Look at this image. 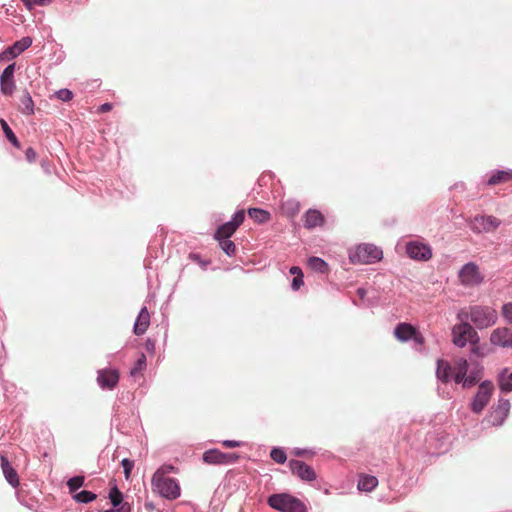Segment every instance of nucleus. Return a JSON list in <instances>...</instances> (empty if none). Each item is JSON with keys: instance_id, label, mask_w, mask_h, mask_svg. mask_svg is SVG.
<instances>
[{"instance_id": "nucleus-1", "label": "nucleus", "mask_w": 512, "mask_h": 512, "mask_svg": "<svg viewBox=\"0 0 512 512\" xmlns=\"http://www.w3.org/2000/svg\"><path fill=\"white\" fill-rule=\"evenodd\" d=\"M483 375L484 366L480 361H472L471 369L465 357L456 359L453 365L445 359H438L436 362V377L444 384L453 381L463 389H471L479 383Z\"/></svg>"}, {"instance_id": "nucleus-2", "label": "nucleus", "mask_w": 512, "mask_h": 512, "mask_svg": "<svg viewBox=\"0 0 512 512\" xmlns=\"http://www.w3.org/2000/svg\"><path fill=\"white\" fill-rule=\"evenodd\" d=\"M456 319L458 323H470V320L474 328L483 330L496 324L498 313L490 306L470 305L459 309Z\"/></svg>"}, {"instance_id": "nucleus-3", "label": "nucleus", "mask_w": 512, "mask_h": 512, "mask_svg": "<svg viewBox=\"0 0 512 512\" xmlns=\"http://www.w3.org/2000/svg\"><path fill=\"white\" fill-rule=\"evenodd\" d=\"M384 257L381 247L372 243H360L348 249V259L353 265H371Z\"/></svg>"}, {"instance_id": "nucleus-4", "label": "nucleus", "mask_w": 512, "mask_h": 512, "mask_svg": "<svg viewBox=\"0 0 512 512\" xmlns=\"http://www.w3.org/2000/svg\"><path fill=\"white\" fill-rule=\"evenodd\" d=\"M267 504L279 512H307V506L296 496L288 493H273L268 496Z\"/></svg>"}, {"instance_id": "nucleus-5", "label": "nucleus", "mask_w": 512, "mask_h": 512, "mask_svg": "<svg viewBox=\"0 0 512 512\" xmlns=\"http://www.w3.org/2000/svg\"><path fill=\"white\" fill-rule=\"evenodd\" d=\"M452 343L458 348H464L469 343L470 347H476L480 342L477 328L471 323H457L451 328Z\"/></svg>"}, {"instance_id": "nucleus-6", "label": "nucleus", "mask_w": 512, "mask_h": 512, "mask_svg": "<svg viewBox=\"0 0 512 512\" xmlns=\"http://www.w3.org/2000/svg\"><path fill=\"white\" fill-rule=\"evenodd\" d=\"M478 390L472 397L469 408L472 413L479 415L483 412V410L486 408L488 403L490 402V399L494 393V384L491 380L485 379L482 381V379L477 383Z\"/></svg>"}, {"instance_id": "nucleus-7", "label": "nucleus", "mask_w": 512, "mask_h": 512, "mask_svg": "<svg viewBox=\"0 0 512 512\" xmlns=\"http://www.w3.org/2000/svg\"><path fill=\"white\" fill-rule=\"evenodd\" d=\"M151 484L153 491L167 500H175L181 495L180 484L176 478H152Z\"/></svg>"}, {"instance_id": "nucleus-8", "label": "nucleus", "mask_w": 512, "mask_h": 512, "mask_svg": "<svg viewBox=\"0 0 512 512\" xmlns=\"http://www.w3.org/2000/svg\"><path fill=\"white\" fill-rule=\"evenodd\" d=\"M511 404L507 398H499L496 405H492L488 411V414L483 420V423H487L490 426L500 427L504 424L506 418L509 415Z\"/></svg>"}, {"instance_id": "nucleus-9", "label": "nucleus", "mask_w": 512, "mask_h": 512, "mask_svg": "<svg viewBox=\"0 0 512 512\" xmlns=\"http://www.w3.org/2000/svg\"><path fill=\"white\" fill-rule=\"evenodd\" d=\"M240 455L236 452H222L217 448L206 450L202 454V461L211 465H230L236 463Z\"/></svg>"}, {"instance_id": "nucleus-10", "label": "nucleus", "mask_w": 512, "mask_h": 512, "mask_svg": "<svg viewBox=\"0 0 512 512\" xmlns=\"http://www.w3.org/2000/svg\"><path fill=\"white\" fill-rule=\"evenodd\" d=\"M120 371L116 367H105L97 370V385L103 391H113L119 384Z\"/></svg>"}, {"instance_id": "nucleus-11", "label": "nucleus", "mask_w": 512, "mask_h": 512, "mask_svg": "<svg viewBox=\"0 0 512 512\" xmlns=\"http://www.w3.org/2000/svg\"><path fill=\"white\" fill-rule=\"evenodd\" d=\"M460 282L467 287L480 285L484 281V276L479 271V266L473 262L465 263L458 272Z\"/></svg>"}, {"instance_id": "nucleus-12", "label": "nucleus", "mask_w": 512, "mask_h": 512, "mask_svg": "<svg viewBox=\"0 0 512 512\" xmlns=\"http://www.w3.org/2000/svg\"><path fill=\"white\" fill-rule=\"evenodd\" d=\"M406 254L412 260L426 262L432 258L433 252L430 244L412 240L406 244Z\"/></svg>"}, {"instance_id": "nucleus-13", "label": "nucleus", "mask_w": 512, "mask_h": 512, "mask_svg": "<svg viewBox=\"0 0 512 512\" xmlns=\"http://www.w3.org/2000/svg\"><path fill=\"white\" fill-rule=\"evenodd\" d=\"M111 426L123 435H129L133 429V421L130 419L129 413L122 410L120 405L117 403L113 406Z\"/></svg>"}, {"instance_id": "nucleus-14", "label": "nucleus", "mask_w": 512, "mask_h": 512, "mask_svg": "<svg viewBox=\"0 0 512 512\" xmlns=\"http://www.w3.org/2000/svg\"><path fill=\"white\" fill-rule=\"evenodd\" d=\"M501 225V220L493 215H476L470 225L474 233H491Z\"/></svg>"}, {"instance_id": "nucleus-15", "label": "nucleus", "mask_w": 512, "mask_h": 512, "mask_svg": "<svg viewBox=\"0 0 512 512\" xmlns=\"http://www.w3.org/2000/svg\"><path fill=\"white\" fill-rule=\"evenodd\" d=\"M287 464L291 473L300 480L304 482H312L316 480L317 474L315 470L306 462L298 459H290Z\"/></svg>"}, {"instance_id": "nucleus-16", "label": "nucleus", "mask_w": 512, "mask_h": 512, "mask_svg": "<svg viewBox=\"0 0 512 512\" xmlns=\"http://www.w3.org/2000/svg\"><path fill=\"white\" fill-rule=\"evenodd\" d=\"M510 180H512L511 168L493 169L486 173L482 183L486 187H492L503 183H507Z\"/></svg>"}, {"instance_id": "nucleus-17", "label": "nucleus", "mask_w": 512, "mask_h": 512, "mask_svg": "<svg viewBox=\"0 0 512 512\" xmlns=\"http://www.w3.org/2000/svg\"><path fill=\"white\" fill-rule=\"evenodd\" d=\"M31 44L32 39L30 37H23L21 40L15 42L12 46L6 48L2 53H0V61L6 62L13 60L29 48Z\"/></svg>"}, {"instance_id": "nucleus-18", "label": "nucleus", "mask_w": 512, "mask_h": 512, "mask_svg": "<svg viewBox=\"0 0 512 512\" xmlns=\"http://www.w3.org/2000/svg\"><path fill=\"white\" fill-rule=\"evenodd\" d=\"M16 66H5L0 75V91L4 96H11L16 88L14 74Z\"/></svg>"}, {"instance_id": "nucleus-19", "label": "nucleus", "mask_w": 512, "mask_h": 512, "mask_svg": "<svg viewBox=\"0 0 512 512\" xmlns=\"http://www.w3.org/2000/svg\"><path fill=\"white\" fill-rule=\"evenodd\" d=\"M490 343L493 346L512 348V330L508 327H498L490 335Z\"/></svg>"}, {"instance_id": "nucleus-20", "label": "nucleus", "mask_w": 512, "mask_h": 512, "mask_svg": "<svg viewBox=\"0 0 512 512\" xmlns=\"http://www.w3.org/2000/svg\"><path fill=\"white\" fill-rule=\"evenodd\" d=\"M326 223V218L321 211L315 208H309L303 214V226L308 230L322 227Z\"/></svg>"}, {"instance_id": "nucleus-21", "label": "nucleus", "mask_w": 512, "mask_h": 512, "mask_svg": "<svg viewBox=\"0 0 512 512\" xmlns=\"http://www.w3.org/2000/svg\"><path fill=\"white\" fill-rule=\"evenodd\" d=\"M0 466H1L2 473L4 475L5 480L13 488H16L19 485L18 473H17L16 469L12 466L8 457L4 454L0 455Z\"/></svg>"}, {"instance_id": "nucleus-22", "label": "nucleus", "mask_w": 512, "mask_h": 512, "mask_svg": "<svg viewBox=\"0 0 512 512\" xmlns=\"http://www.w3.org/2000/svg\"><path fill=\"white\" fill-rule=\"evenodd\" d=\"M418 328L411 323L399 322L393 331L394 337L401 343H406L414 338Z\"/></svg>"}, {"instance_id": "nucleus-23", "label": "nucleus", "mask_w": 512, "mask_h": 512, "mask_svg": "<svg viewBox=\"0 0 512 512\" xmlns=\"http://www.w3.org/2000/svg\"><path fill=\"white\" fill-rule=\"evenodd\" d=\"M149 325H150V314H149L147 307L143 306L140 309V311L135 319V322L133 325V333L136 336H141L147 331Z\"/></svg>"}, {"instance_id": "nucleus-24", "label": "nucleus", "mask_w": 512, "mask_h": 512, "mask_svg": "<svg viewBox=\"0 0 512 512\" xmlns=\"http://www.w3.org/2000/svg\"><path fill=\"white\" fill-rule=\"evenodd\" d=\"M509 368H502L496 377L497 385L502 394H509L512 392V379L508 375Z\"/></svg>"}, {"instance_id": "nucleus-25", "label": "nucleus", "mask_w": 512, "mask_h": 512, "mask_svg": "<svg viewBox=\"0 0 512 512\" xmlns=\"http://www.w3.org/2000/svg\"><path fill=\"white\" fill-rule=\"evenodd\" d=\"M307 266L313 272L320 274H328L330 271L328 262L319 256H310L307 259Z\"/></svg>"}, {"instance_id": "nucleus-26", "label": "nucleus", "mask_w": 512, "mask_h": 512, "mask_svg": "<svg viewBox=\"0 0 512 512\" xmlns=\"http://www.w3.org/2000/svg\"><path fill=\"white\" fill-rule=\"evenodd\" d=\"M378 485V479L374 475L369 474H360L357 488L359 491L362 492H371L373 491Z\"/></svg>"}, {"instance_id": "nucleus-27", "label": "nucleus", "mask_w": 512, "mask_h": 512, "mask_svg": "<svg viewBox=\"0 0 512 512\" xmlns=\"http://www.w3.org/2000/svg\"><path fill=\"white\" fill-rule=\"evenodd\" d=\"M247 214L249 218L257 224H264L271 218L270 212L260 207H249L247 209Z\"/></svg>"}, {"instance_id": "nucleus-28", "label": "nucleus", "mask_w": 512, "mask_h": 512, "mask_svg": "<svg viewBox=\"0 0 512 512\" xmlns=\"http://www.w3.org/2000/svg\"><path fill=\"white\" fill-rule=\"evenodd\" d=\"M492 352L493 349L487 343H481L476 347H470L469 357L467 358L470 363V369L472 368V361H476L474 357L484 358Z\"/></svg>"}, {"instance_id": "nucleus-29", "label": "nucleus", "mask_w": 512, "mask_h": 512, "mask_svg": "<svg viewBox=\"0 0 512 512\" xmlns=\"http://www.w3.org/2000/svg\"><path fill=\"white\" fill-rule=\"evenodd\" d=\"M237 231V228L232 225L231 223H229L228 221L220 224L215 232H214V235H213V238L215 240H218V239H230Z\"/></svg>"}, {"instance_id": "nucleus-30", "label": "nucleus", "mask_w": 512, "mask_h": 512, "mask_svg": "<svg viewBox=\"0 0 512 512\" xmlns=\"http://www.w3.org/2000/svg\"><path fill=\"white\" fill-rule=\"evenodd\" d=\"M19 110L26 116H31L35 112V105L30 93L25 89L23 96L20 99Z\"/></svg>"}, {"instance_id": "nucleus-31", "label": "nucleus", "mask_w": 512, "mask_h": 512, "mask_svg": "<svg viewBox=\"0 0 512 512\" xmlns=\"http://www.w3.org/2000/svg\"><path fill=\"white\" fill-rule=\"evenodd\" d=\"M147 367V358L143 352L138 353V358L134 362L133 366L129 371V376L132 378H136L139 374H142L143 371L146 370Z\"/></svg>"}, {"instance_id": "nucleus-32", "label": "nucleus", "mask_w": 512, "mask_h": 512, "mask_svg": "<svg viewBox=\"0 0 512 512\" xmlns=\"http://www.w3.org/2000/svg\"><path fill=\"white\" fill-rule=\"evenodd\" d=\"M72 499L80 504H88L96 500V493L89 490L76 491L71 495Z\"/></svg>"}, {"instance_id": "nucleus-33", "label": "nucleus", "mask_w": 512, "mask_h": 512, "mask_svg": "<svg viewBox=\"0 0 512 512\" xmlns=\"http://www.w3.org/2000/svg\"><path fill=\"white\" fill-rule=\"evenodd\" d=\"M0 124H1L2 131L5 135V137L7 138V140L11 143V145L13 147L19 149L21 147V143H20L19 139L17 138L16 134L13 132V130L7 123V121L4 119H0Z\"/></svg>"}, {"instance_id": "nucleus-34", "label": "nucleus", "mask_w": 512, "mask_h": 512, "mask_svg": "<svg viewBox=\"0 0 512 512\" xmlns=\"http://www.w3.org/2000/svg\"><path fill=\"white\" fill-rule=\"evenodd\" d=\"M269 455L270 458L277 464H284L288 459L285 448L281 446H273Z\"/></svg>"}, {"instance_id": "nucleus-35", "label": "nucleus", "mask_w": 512, "mask_h": 512, "mask_svg": "<svg viewBox=\"0 0 512 512\" xmlns=\"http://www.w3.org/2000/svg\"><path fill=\"white\" fill-rule=\"evenodd\" d=\"M178 468L171 463H164L153 474L152 478H168L167 475L177 473Z\"/></svg>"}, {"instance_id": "nucleus-36", "label": "nucleus", "mask_w": 512, "mask_h": 512, "mask_svg": "<svg viewBox=\"0 0 512 512\" xmlns=\"http://www.w3.org/2000/svg\"><path fill=\"white\" fill-rule=\"evenodd\" d=\"M216 241L226 256L233 257L236 254V245L231 239H218Z\"/></svg>"}, {"instance_id": "nucleus-37", "label": "nucleus", "mask_w": 512, "mask_h": 512, "mask_svg": "<svg viewBox=\"0 0 512 512\" xmlns=\"http://www.w3.org/2000/svg\"><path fill=\"white\" fill-rule=\"evenodd\" d=\"M85 484V478L82 475H76L69 478L66 482L70 495L79 491V489Z\"/></svg>"}, {"instance_id": "nucleus-38", "label": "nucleus", "mask_w": 512, "mask_h": 512, "mask_svg": "<svg viewBox=\"0 0 512 512\" xmlns=\"http://www.w3.org/2000/svg\"><path fill=\"white\" fill-rule=\"evenodd\" d=\"M111 508L117 511H132V507L129 502L125 501V498L112 499L110 497Z\"/></svg>"}, {"instance_id": "nucleus-39", "label": "nucleus", "mask_w": 512, "mask_h": 512, "mask_svg": "<svg viewBox=\"0 0 512 512\" xmlns=\"http://www.w3.org/2000/svg\"><path fill=\"white\" fill-rule=\"evenodd\" d=\"M53 97L64 103H68L74 98V93L68 88H61L54 92Z\"/></svg>"}, {"instance_id": "nucleus-40", "label": "nucleus", "mask_w": 512, "mask_h": 512, "mask_svg": "<svg viewBox=\"0 0 512 512\" xmlns=\"http://www.w3.org/2000/svg\"><path fill=\"white\" fill-rule=\"evenodd\" d=\"M188 258L197 263L203 270H206L207 267L211 264L210 259H203L201 254L198 252H190Z\"/></svg>"}, {"instance_id": "nucleus-41", "label": "nucleus", "mask_w": 512, "mask_h": 512, "mask_svg": "<svg viewBox=\"0 0 512 512\" xmlns=\"http://www.w3.org/2000/svg\"><path fill=\"white\" fill-rule=\"evenodd\" d=\"M245 215L246 214L244 209H237L228 222L238 229L243 224Z\"/></svg>"}, {"instance_id": "nucleus-42", "label": "nucleus", "mask_w": 512, "mask_h": 512, "mask_svg": "<svg viewBox=\"0 0 512 512\" xmlns=\"http://www.w3.org/2000/svg\"><path fill=\"white\" fill-rule=\"evenodd\" d=\"M291 453L295 457L314 456L316 451L313 448H300L295 447L291 450Z\"/></svg>"}, {"instance_id": "nucleus-43", "label": "nucleus", "mask_w": 512, "mask_h": 512, "mask_svg": "<svg viewBox=\"0 0 512 512\" xmlns=\"http://www.w3.org/2000/svg\"><path fill=\"white\" fill-rule=\"evenodd\" d=\"M121 466L123 468L125 478L128 479L131 475L133 468H134V461L129 458H124L121 461Z\"/></svg>"}, {"instance_id": "nucleus-44", "label": "nucleus", "mask_w": 512, "mask_h": 512, "mask_svg": "<svg viewBox=\"0 0 512 512\" xmlns=\"http://www.w3.org/2000/svg\"><path fill=\"white\" fill-rule=\"evenodd\" d=\"M502 316L508 324L512 325V302L503 304Z\"/></svg>"}, {"instance_id": "nucleus-45", "label": "nucleus", "mask_w": 512, "mask_h": 512, "mask_svg": "<svg viewBox=\"0 0 512 512\" xmlns=\"http://www.w3.org/2000/svg\"><path fill=\"white\" fill-rule=\"evenodd\" d=\"M28 10H32L34 5L46 6L51 0H21Z\"/></svg>"}, {"instance_id": "nucleus-46", "label": "nucleus", "mask_w": 512, "mask_h": 512, "mask_svg": "<svg viewBox=\"0 0 512 512\" xmlns=\"http://www.w3.org/2000/svg\"><path fill=\"white\" fill-rule=\"evenodd\" d=\"M304 285V274L292 278L290 287L292 291H298Z\"/></svg>"}, {"instance_id": "nucleus-47", "label": "nucleus", "mask_w": 512, "mask_h": 512, "mask_svg": "<svg viewBox=\"0 0 512 512\" xmlns=\"http://www.w3.org/2000/svg\"><path fill=\"white\" fill-rule=\"evenodd\" d=\"M414 342V347L416 350H419L420 351V348L424 345L425 343V338L424 336L422 335V333L420 332L419 329L416 330V333L414 335V338H412V340Z\"/></svg>"}, {"instance_id": "nucleus-48", "label": "nucleus", "mask_w": 512, "mask_h": 512, "mask_svg": "<svg viewBox=\"0 0 512 512\" xmlns=\"http://www.w3.org/2000/svg\"><path fill=\"white\" fill-rule=\"evenodd\" d=\"M110 497H112V499L125 498V495L119 490L118 486L116 484H114L110 488L109 493H108L109 500H110Z\"/></svg>"}, {"instance_id": "nucleus-49", "label": "nucleus", "mask_w": 512, "mask_h": 512, "mask_svg": "<svg viewBox=\"0 0 512 512\" xmlns=\"http://www.w3.org/2000/svg\"><path fill=\"white\" fill-rule=\"evenodd\" d=\"M144 348L149 354H154L156 348V341L148 337L144 342Z\"/></svg>"}, {"instance_id": "nucleus-50", "label": "nucleus", "mask_w": 512, "mask_h": 512, "mask_svg": "<svg viewBox=\"0 0 512 512\" xmlns=\"http://www.w3.org/2000/svg\"><path fill=\"white\" fill-rule=\"evenodd\" d=\"M25 158L29 163H33L36 161L37 153L33 147H28L25 150Z\"/></svg>"}, {"instance_id": "nucleus-51", "label": "nucleus", "mask_w": 512, "mask_h": 512, "mask_svg": "<svg viewBox=\"0 0 512 512\" xmlns=\"http://www.w3.org/2000/svg\"><path fill=\"white\" fill-rule=\"evenodd\" d=\"M222 445L225 448H237V447H241L242 446V442L238 441V440L227 439V440H223L222 441Z\"/></svg>"}, {"instance_id": "nucleus-52", "label": "nucleus", "mask_w": 512, "mask_h": 512, "mask_svg": "<svg viewBox=\"0 0 512 512\" xmlns=\"http://www.w3.org/2000/svg\"><path fill=\"white\" fill-rule=\"evenodd\" d=\"M112 109H113V104L110 102H105L98 107L97 111L99 113H107V112H110Z\"/></svg>"}, {"instance_id": "nucleus-53", "label": "nucleus", "mask_w": 512, "mask_h": 512, "mask_svg": "<svg viewBox=\"0 0 512 512\" xmlns=\"http://www.w3.org/2000/svg\"><path fill=\"white\" fill-rule=\"evenodd\" d=\"M100 79H92L88 84H87V89H89L90 91H93L97 88L100 87Z\"/></svg>"}, {"instance_id": "nucleus-54", "label": "nucleus", "mask_w": 512, "mask_h": 512, "mask_svg": "<svg viewBox=\"0 0 512 512\" xmlns=\"http://www.w3.org/2000/svg\"><path fill=\"white\" fill-rule=\"evenodd\" d=\"M289 273L295 277L301 276V274H303V271L299 266H292L289 269Z\"/></svg>"}, {"instance_id": "nucleus-55", "label": "nucleus", "mask_w": 512, "mask_h": 512, "mask_svg": "<svg viewBox=\"0 0 512 512\" xmlns=\"http://www.w3.org/2000/svg\"><path fill=\"white\" fill-rule=\"evenodd\" d=\"M130 399H131V394H130V392H122V393L118 396V400H119V402L130 401Z\"/></svg>"}, {"instance_id": "nucleus-56", "label": "nucleus", "mask_w": 512, "mask_h": 512, "mask_svg": "<svg viewBox=\"0 0 512 512\" xmlns=\"http://www.w3.org/2000/svg\"><path fill=\"white\" fill-rule=\"evenodd\" d=\"M356 294L360 299H364L367 294V291L364 287H358L356 290Z\"/></svg>"}, {"instance_id": "nucleus-57", "label": "nucleus", "mask_w": 512, "mask_h": 512, "mask_svg": "<svg viewBox=\"0 0 512 512\" xmlns=\"http://www.w3.org/2000/svg\"><path fill=\"white\" fill-rule=\"evenodd\" d=\"M145 509L148 510V511H153L155 509V505L153 502H150V501H147L145 502Z\"/></svg>"}, {"instance_id": "nucleus-58", "label": "nucleus", "mask_w": 512, "mask_h": 512, "mask_svg": "<svg viewBox=\"0 0 512 512\" xmlns=\"http://www.w3.org/2000/svg\"><path fill=\"white\" fill-rule=\"evenodd\" d=\"M292 204L294 205L292 213L295 214L299 211V204H298V202H292Z\"/></svg>"}, {"instance_id": "nucleus-59", "label": "nucleus", "mask_w": 512, "mask_h": 512, "mask_svg": "<svg viewBox=\"0 0 512 512\" xmlns=\"http://www.w3.org/2000/svg\"><path fill=\"white\" fill-rule=\"evenodd\" d=\"M98 512H115V510L110 507L109 509L98 510Z\"/></svg>"}, {"instance_id": "nucleus-60", "label": "nucleus", "mask_w": 512, "mask_h": 512, "mask_svg": "<svg viewBox=\"0 0 512 512\" xmlns=\"http://www.w3.org/2000/svg\"><path fill=\"white\" fill-rule=\"evenodd\" d=\"M508 375H509V377L512 379V371H511V372L509 371V372H508Z\"/></svg>"}, {"instance_id": "nucleus-61", "label": "nucleus", "mask_w": 512, "mask_h": 512, "mask_svg": "<svg viewBox=\"0 0 512 512\" xmlns=\"http://www.w3.org/2000/svg\"><path fill=\"white\" fill-rule=\"evenodd\" d=\"M352 303H353L354 305H358V304H357V302H356V300H352Z\"/></svg>"}]
</instances>
